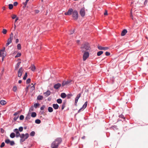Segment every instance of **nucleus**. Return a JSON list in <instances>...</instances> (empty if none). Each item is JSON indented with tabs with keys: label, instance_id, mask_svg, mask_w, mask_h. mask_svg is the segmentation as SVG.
Segmentation results:
<instances>
[{
	"label": "nucleus",
	"instance_id": "a211bd4d",
	"mask_svg": "<svg viewBox=\"0 0 148 148\" xmlns=\"http://www.w3.org/2000/svg\"><path fill=\"white\" fill-rule=\"evenodd\" d=\"M61 86V85L60 83H58L57 84H55L54 86V88L56 89H58Z\"/></svg>",
	"mask_w": 148,
	"mask_h": 148
},
{
	"label": "nucleus",
	"instance_id": "8fccbe9b",
	"mask_svg": "<svg viewBox=\"0 0 148 148\" xmlns=\"http://www.w3.org/2000/svg\"><path fill=\"white\" fill-rule=\"evenodd\" d=\"M5 145V143H4V142H3L2 143L1 146H0V147H3Z\"/></svg>",
	"mask_w": 148,
	"mask_h": 148
},
{
	"label": "nucleus",
	"instance_id": "412c9836",
	"mask_svg": "<svg viewBox=\"0 0 148 148\" xmlns=\"http://www.w3.org/2000/svg\"><path fill=\"white\" fill-rule=\"evenodd\" d=\"M11 17L13 19H14L18 17L15 14H12L11 15Z\"/></svg>",
	"mask_w": 148,
	"mask_h": 148
},
{
	"label": "nucleus",
	"instance_id": "c756f323",
	"mask_svg": "<svg viewBox=\"0 0 148 148\" xmlns=\"http://www.w3.org/2000/svg\"><path fill=\"white\" fill-rule=\"evenodd\" d=\"M57 102L59 104H61L62 103V99H59L57 100Z\"/></svg>",
	"mask_w": 148,
	"mask_h": 148
},
{
	"label": "nucleus",
	"instance_id": "680f3d73",
	"mask_svg": "<svg viewBox=\"0 0 148 148\" xmlns=\"http://www.w3.org/2000/svg\"><path fill=\"white\" fill-rule=\"evenodd\" d=\"M28 87H27L26 88V91L27 92L28 91Z\"/></svg>",
	"mask_w": 148,
	"mask_h": 148
},
{
	"label": "nucleus",
	"instance_id": "864d4df0",
	"mask_svg": "<svg viewBox=\"0 0 148 148\" xmlns=\"http://www.w3.org/2000/svg\"><path fill=\"white\" fill-rule=\"evenodd\" d=\"M18 118V116H16L14 118V121H16Z\"/></svg>",
	"mask_w": 148,
	"mask_h": 148
},
{
	"label": "nucleus",
	"instance_id": "13d9d810",
	"mask_svg": "<svg viewBox=\"0 0 148 148\" xmlns=\"http://www.w3.org/2000/svg\"><path fill=\"white\" fill-rule=\"evenodd\" d=\"M19 42V40L18 39H16V43H17L18 42Z\"/></svg>",
	"mask_w": 148,
	"mask_h": 148
},
{
	"label": "nucleus",
	"instance_id": "f704fd0d",
	"mask_svg": "<svg viewBox=\"0 0 148 148\" xmlns=\"http://www.w3.org/2000/svg\"><path fill=\"white\" fill-rule=\"evenodd\" d=\"M7 32L6 29H4L2 30V32L3 34H5L7 33Z\"/></svg>",
	"mask_w": 148,
	"mask_h": 148
},
{
	"label": "nucleus",
	"instance_id": "c03bdc74",
	"mask_svg": "<svg viewBox=\"0 0 148 148\" xmlns=\"http://www.w3.org/2000/svg\"><path fill=\"white\" fill-rule=\"evenodd\" d=\"M104 15L105 16H106L108 15V11L106 10H105Z\"/></svg>",
	"mask_w": 148,
	"mask_h": 148
},
{
	"label": "nucleus",
	"instance_id": "2eb2a0df",
	"mask_svg": "<svg viewBox=\"0 0 148 148\" xmlns=\"http://www.w3.org/2000/svg\"><path fill=\"white\" fill-rule=\"evenodd\" d=\"M80 97V94H79L78 95H77V96L76 97L75 99V105H76L77 103V102L78 101L79 98Z\"/></svg>",
	"mask_w": 148,
	"mask_h": 148
},
{
	"label": "nucleus",
	"instance_id": "5701e85b",
	"mask_svg": "<svg viewBox=\"0 0 148 148\" xmlns=\"http://www.w3.org/2000/svg\"><path fill=\"white\" fill-rule=\"evenodd\" d=\"M7 103L6 101L4 100H1L0 101V104L2 105H5Z\"/></svg>",
	"mask_w": 148,
	"mask_h": 148
},
{
	"label": "nucleus",
	"instance_id": "bf43d9fd",
	"mask_svg": "<svg viewBox=\"0 0 148 148\" xmlns=\"http://www.w3.org/2000/svg\"><path fill=\"white\" fill-rule=\"evenodd\" d=\"M16 27V24L14 23V30H15Z\"/></svg>",
	"mask_w": 148,
	"mask_h": 148
},
{
	"label": "nucleus",
	"instance_id": "09e8293b",
	"mask_svg": "<svg viewBox=\"0 0 148 148\" xmlns=\"http://www.w3.org/2000/svg\"><path fill=\"white\" fill-rule=\"evenodd\" d=\"M31 80L30 79H28L26 81L27 84H28L30 82Z\"/></svg>",
	"mask_w": 148,
	"mask_h": 148
},
{
	"label": "nucleus",
	"instance_id": "ea45409f",
	"mask_svg": "<svg viewBox=\"0 0 148 148\" xmlns=\"http://www.w3.org/2000/svg\"><path fill=\"white\" fill-rule=\"evenodd\" d=\"M35 134V133L34 132L32 131L31 132L30 134V135L31 136H34Z\"/></svg>",
	"mask_w": 148,
	"mask_h": 148
},
{
	"label": "nucleus",
	"instance_id": "aec40b11",
	"mask_svg": "<svg viewBox=\"0 0 148 148\" xmlns=\"http://www.w3.org/2000/svg\"><path fill=\"white\" fill-rule=\"evenodd\" d=\"M53 107L55 109H58L59 108V106L57 104H53Z\"/></svg>",
	"mask_w": 148,
	"mask_h": 148
},
{
	"label": "nucleus",
	"instance_id": "f3484780",
	"mask_svg": "<svg viewBox=\"0 0 148 148\" xmlns=\"http://www.w3.org/2000/svg\"><path fill=\"white\" fill-rule=\"evenodd\" d=\"M127 31L126 29H123L122 32L121 34V35L122 36H125V34L127 33Z\"/></svg>",
	"mask_w": 148,
	"mask_h": 148
},
{
	"label": "nucleus",
	"instance_id": "58836bf2",
	"mask_svg": "<svg viewBox=\"0 0 148 148\" xmlns=\"http://www.w3.org/2000/svg\"><path fill=\"white\" fill-rule=\"evenodd\" d=\"M17 49L18 50H20L21 49V46L20 44H18L17 45Z\"/></svg>",
	"mask_w": 148,
	"mask_h": 148
},
{
	"label": "nucleus",
	"instance_id": "4be33fe9",
	"mask_svg": "<svg viewBox=\"0 0 148 148\" xmlns=\"http://www.w3.org/2000/svg\"><path fill=\"white\" fill-rule=\"evenodd\" d=\"M70 83V82L69 81H64L63 82L62 84V86H64L65 85H66L68 84L69 83Z\"/></svg>",
	"mask_w": 148,
	"mask_h": 148
},
{
	"label": "nucleus",
	"instance_id": "cd10ccee",
	"mask_svg": "<svg viewBox=\"0 0 148 148\" xmlns=\"http://www.w3.org/2000/svg\"><path fill=\"white\" fill-rule=\"evenodd\" d=\"M43 98V97L41 95H39L37 97V99L38 100H41Z\"/></svg>",
	"mask_w": 148,
	"mask_h": 148
},
{
	"label": "nucleus",
	"instance_id": "774afa93",
	"mask_svg": "<svg viewBox=\"0 0 148 148\" xmlns=\"http://www.w3.org/2000/svg\"><path fill=\"white\" fill-rule=\"evenodd\" d=\"M17 53V51H15L14 52V53H13V54H14V53Z\"/></svg>",
	"mask_w": 148,
	"mask_h": 148
},
{
	"label": "nucleus",
	"instance_id": "6ab92c4d",
	"mask_svg": "<svg viewBox=\"0 0 148 148\" xmlns=\"http://www.w3.org/2000/svg\"><path fill=\"white\" fill-rule=\"evenodd\" d=\"M29 1V0H26L25 2H23L22 3V4L23 5V8H25L27 3Z\"/></svg>",
	"mask_w": 148,
	"mask_h": 148
},
{
	"label": "nucleus",
	"instance_id": "39448f33",
	"mask_svg": "<svg viewBox=\"0 0 148 148\" xmlns=\"http://www.w3.org/2000/svg\"><path fill=\"white\" fill-rule=\"evenodd\" d=\"M72 17L73 19L75 20H77L78 17V12L76 10L73 11L72 13Z\"/></svg>",
	"mask_w": 148,
	"mask_h": 148
},
{
	"label": "nucleus",
	"instance_id": "473e14b6",
	"mask_svg": "<svg viewBox=\"0 0 148 148\" xmlns=\"http://www.w3.org/2000/svg\"><path fill=\"white\" fill-rule=\"evenodd\" d=\"M15 136V134L14 133H11L10 135V137L12 138H14Z\"/></svg>",
	"mask_w": 148,
	"mask_h": 148
},
{
	"label": "nucleus",
	"instance_id": "e2e57ef3",
	"mask_svg": "<svg viewBox=\"0 0 148 148\" xmlns=\"http://www.w3.org/2000/svg\"><path fill=\"white\" fill-rule=\"evenodd\" d=\"M18 114V113H17V112L15 113H14V116L17 115Z\"/></svg>",
	"mask_w": 148,
	"mask_h": 148
},
{
	"label": "nucleus",
	"instance_id": "9b49d317",
	"mask_svg": "<svg viewBox=\"0 0 148 148\" xmlns=\"http://www.w3.org/2000/svg\"><path fill=\"white\" fill-rule=\"evenodd\" d=\"M87 105V102L86 101L85 102L84 104L83 105L82 108H81L78 111V112H79L80 111L83 110L85 108Z\"/></svg>",
	"mask_w": 148,
	"mask_h": 148
},
{
	"label": "nucleus",
	"instance_id": "052dcab7",
	"mask_svg": "<svg viewBox=\"0 0 148 148\" xmlns=\"http://www.w3.org/2000/svg\"><path fill=\"white\" fill-rule=\"evenodd\" d=\"M18 82V83H19V84H21V82H22V81H21V80H19Z\"/></svg>",
	"mask_w": 148,
	"mask_h": 148
},
{
	"label": "nucleus",
	"instance_id": "4d7b16f0",
	"mask_svg": "<svg viewBox=\"0 0 148 148\" xmlns=\"http://www.w3.org/2000/svg\"><path fill=\"white\" fill-rule=\"evenodd\" d=\"M64 108V105H62V109L63 110Z\"/></svg>",
	"mask_w": 148,
	"mask_h": 148
},
{
	"label": "nucleus",
	"instance_id": "79ce46f5",
	"mask_svg": "<svg viewBox=\"0 0 148 148\" xmlns=\"http://www.w3.org/2000/svg\"><path fill=\"white\" fill-rule=\"evenodd\" d=\"M39 106V104L38 103H36L34 104V106L36 108L38 106Z\"/></svg>",
	"mask_w": 148,
	"mask_h": 148
},
{
	"label": "nucleus",
	"instance_id": "de8ad7c7",
	"mask_svg": "<svg viewBox=\"0 0 148 148\" xmlns=\"http://www.w3.org/2000/svg\"><path fill=\"white\" fill-rule=\"evenodd\" d=\"M105 55L106 56H108L110 55V53L108 52H106L105 53Z\"/></svg>",
	"mask_w": 148,
	"mask_h": 148
},
{
	"label": "nucleus",
	"instance_id": "5fc2aeb1",
	"mask_svg": "<svg viewBox=\"0 0 148 148\" xmlns=\"http://www.w3.org/2000/svg\"><path fill=\"white\" fill-rule=\"evenodd\" d=\"M4 130L3 129H2V128L1 129V132L2 133H4Z\"/></svg>",
	"mask_w": 148,
	"mask_h": 148
},
{
	"label": "nucleus",
	"instance_id": "393cba45",
	"mask_svg": "<svg viewBox=\"0 0 148 148\" xmlns=\"http://www.w3.org/2000/svg\"><path fill=\"white\" fill-rule=\"evenodd\" d=\"M21 63V62H18V63L16 64L15 66V69H17L19 67V65Z\"/></svg>",
	"mask_w": 148,
	"mask_h": 148
},
{
	"label": "nucleus",
	"instance_id": "f03ea898",
	"mask_svg": "<svg viewBox=\"0 0 148 148\" xmlns=\"http://www.w3.org/2000/svg\"><path fill=\"white\" fill-rule=\"evenodd\" d=\"M81 48L82 52L84 51L85 50H90V49L89 45L88 43H84L82 44L81 46Z\"/></svg>",
	"mask_w": 148,
	"mask_h": 148
},
{
	"label": "nucleus",
	"instance_id": "f8f14e48",
	"mask_svg": "<svg viewBox=\"0 0 148 148\" xmlns=\"http://www.w3.org/2000/svg\"><path fill=\"white\" fill-rule=\"evenodd\" d=\"M12 39H13L10 38H8V39L7 43L5 45V46L6 47L8 46L10 44L12 43Z\"/></svg>",
	"mask_w": 148,
	"mask_h": 148
},
{
	"label": "nucleus",
	"instance_id": "338daca9",
	"mask_svg": "<svg viewBox=\"0 0 148 148\" xmlns=\"http://www.w3.org/2000/svg\"><path fill=\"white\" fill-rule=\"evenodd\" d=\"M131 17L132 18V17H133V16H132V12H131Z\"/></svg>",
	"mask_w": 148,
	"mask_h": 148
},
{
	"label": "nucleus",
	"instance_id": "dca6fc26",
	"mask_svg": "<svg viewBox=\"0 0 148 148\" xmlns=\"http://www.w3.org/2000/svg\"><path fill=\"white\" fill-rule=\"evenodd\" d=\"M51 94V92L50 90H47L46 92L43 93V94L45 96L47 97L49 95Z\"/></svg>",
	"mask_w": 148,
	"mask_h": 148
},
{
	"label": "nucleus",
	"instance_id": "bb28decb",
	"mask_svg": "<svg viewBox=\"0 0 148 148\" xmlns=\"http://www.w3.org/2000/svg\"><path fill=\"white\" fill-rule=\"evenodd\" d=\"M66 96V94L64 93H62L61 94V97L62 98H65Z\"/></svg>",
	"mask_w": 148,
	"mask_h": 148
},
{
	"label": "nucleus",
	"instance_id": "ddd939ff",
	"mask_svg": "<svg viewBox=\"0 0 148 148\" xmlns=\"http://www.w3.org/2000/svg\"><path fill=\"white\" fill-rule=\"evenodd\" d=\"M23 70L22 68H21L19 69L18 72V77H21L22 75V73L23 72Z\"/></svg>",
	"mask_w": 148,
	"mask_h": 148
},
{
	"label": "nucleus",
	"instance_id": "423d86ee",
	"mask_svg": "<svg viewBox=\"0 0 148 148\" xmlns=\"http://www.w3.org/2000/svg\"><path fill=\"white\" fill-rule=\"evenodd\" d=\"M89 54L88 52H85L83 55V58L84 61H85L89 56Z\"/></svg>",
	"mask_w": 148,
	"mask_h": 148
},
{
	"label": "nucleus",
	"instance_id": "9d476101",
	"mask_svg": "<svg viewBox=\"0 0 148 148\" xmlns=\"http://www.w3.org/2000/svg\"><path fill=\"white\" fill-rule=\"evenodd\" d=\"M98 48L99 50H106L109 49L108 47H103L100 46H98Z\"/></svg>",
	"mask_w": 148,
	"mask_h": 148
},
{
	"label": "nucleus",
	"instance_id": "4468645a",
	"mask_svg": "<svg viewBox=\"0 0 148 148\" xmlns=\"http://www.w3.org/2000/svg\"><path fill=\"white\" fill-rule=\"evenodd\" d=\"M14 132L16 133V136L18 137L20 136V134L19 130L17 129H15L14 130Z\"/></svg>",
	"mask_w": 148,
	"mask_h": 148
},
{
	"label": "nucleus",
	"instance_id": "49530a36",
	"mask_svg": "<svg viewBox=\"0 0 148 148\" xmlns=\"http://www.w3.org/2000/svg\"><path fill=\"white\" fill-rule=\"evenodd\" d=\"M10 38L11 39H13V34L12 33L10 36V38Z\"/></svg>",
	"mask_w": 148,
	"mask_h": 148
},
{
	"label": "nucleus",
	"instance_id": "4c0bfd02",
	"mask_svg": "<svg viewBox=\"0 0 148 148\" xmlns=\"http://www.w3.org/2000/svg\"><path fill=\"white\" fill-rule=\"evenodd\" d=\"M35 84H34V85L31 87V88H30V90L31 91H33V90H34L35 89V86H34Z\"/></svg>",
	"mask_w": 148,
	"mask_h": 148
},
{
	"label": "nucleus",
	"instance_id": "20e7f679",
	"mask_svg": "<svg viewBox=\"0 0 148 148\" xmlns=\"http://www.w3.org/2000/svg\"><path fill=\"white\" fill-rule=\"evenodd\" d=\"M5 49V47H3L2 49L0 50V57H2L3 58H4L6 56Z\"/></svg>",
	"mask_w": 148,
	"mask_h": 148
},
{
	"label": "nucleus",
	"instance_id": "7c9ffc66",
	"mask_svg": "<svg viewBox=\"0 0 148 148\" xmlns=\"http://www.w3.org/2000/svg\"><path fill=\"white\" fill-rule=\"evenodd\" d=\"M9 8L10 10L12 9L13 8V5L12 4H9L8 5Z\"/></svg>",
	"mask_w": 148,
	"mask_h": 148
},
{
	"label": "nucleus",
	"instance_id": "c85d7f7f",
	"mask_svg": "<svg viewBox=\"0 0 148 148\" xmlns=\"http://www.w3.org/2000/svg\"><path fill=\"white\" fill-rule=\"evenodd\" d=\"M17 90V87L16 86H14L13 87L12 90L14 92H16Z\"/></svg>",
	"mask_w": 148,
	"mask_h": 148
},
{
	"label": "nucleus",
	"instance_id": "c9c22d12",
	"mask_svg": "<svg viewBox=\"0 0 148 148\" xmlns=\"http://www.w3.org/2000/svg\"><path fill=\"white\" fill-rule=\"evenodd\" d=\"M35 122L37 124H40L41 123V121L39 119H37L35 120Z\"/></svg>",
	"mask_w": 148,
	"mask_h": 148
},
{
	"label": "nucleus",
	"instance_id": "6e6d98bb",
	"mask_svg": "<svg viewBox=\"0 0 148 148\" xmlns=\"http://www.w3.org/2000/svg\"><path fill=\"white\" fill-rule=\"evenodd\" d=\"M45 108V106H42L41 108H40V110H44V109Z\"/></svg>",
	"mask_w": 148,
	"mask_h": 148
},
{
	"label": "nucleus",
	"instance_id": "603ef678",
	"mask_svg": "<svg viewBox=\"0 0 148 148\" xmlns=\"http://www.w3.org/2000/svg\"><path fill=\"white\" fill-rule=\"evenodd\" d=\"M19 19V18L18 17H17V18H16L15 19V20L14 21V23H16L17 22V21Z\"/></svg>",
	"mask_w": 148,
	"mask_h": 148
},
{
	"label": "nucleus",
	"instance_id": "7ed1b4c3",
	"mask_svg": "<svg viewBox=\"0 0 148 148\" xmlns=\"http://www.w3.org/2000/svg\"><path fill=\"white\" fill-rule=\"evenodd\" d=\"M29 135L27 133L26 134H22L20 136V137L21 138V141L22 142H23L29 137Z\"/></svg>",
	"mask_w": 148,
	"mask_h": 148
},
{
	"label": "nucleus",
	"instance_id": "37998d69",
	"mask_svg": "<svg viewBox=\"0 0 148 148\" xmlns=\"http://www.w3.org/2000/svg\"><path fill=\"white\" fill-rule=\"evenodd\" d=\"M19 118L20 120H23L24 118V116L23 115H21L20 116Z\"/></svg>",
	"mask_w": 148,
	"mask_h": 148
},
{
	"label": "nucleus",
	"instance_id": "f257e3e1",
	"mask_svg": "<svg viewBox=\"0 0 148 148\" xmlns=\"http://www.w3.org/2000/svg\"><path fill=\"white\" fill-rule=\"evenodd\" d=\"M62 139L60 138H57L51 144V148H58L59 145L61 143Z\"/></svg>",
	"mask_w": 148,
	"mask_h": 148
},
{
	"label": "nucleus",
	"instance_id": "e433bc0d",
	"mask_svg": "<svg viewBox=\"0 0 148 148\" xmlns=\"http://www.w3.org/2000/svg\"><path fill=\"white\" fill-rule=\"evenodd\" d=\"M103 51H99L97 53V55L98 56H100L101 55V54H103Z\"/></svg>",
	"mask_w": 148,
	"mask_h": 148
},
{
	"label": "nucleus",
	"instance_id": "b1692460",
	"mask_svg": "<svg viewBox=\"0 0 148 148\" xmlns=\"http://www.w3.org/2000/svg\"><path fill=\"white\" fill-rule=\"evenodd\" d=\"M30 68L31 70L32 71H34L36 69L35 66L34 65H32Z\"/></svg>",
	"mask_w": 148,
	"mask_h": 148
},
{
	"label": "nucleus",
	"instance_id": "6e6552de",
	"mask_svg": "<svg viewBox=\"0 0 148 148\" xmlns=\"http://www.w3.org/2000/svg\"><path fill=\"white\" fill-rule=\"evenodd\" d=\"M73 10L72 8H70L69 9L67 12H65L64 14L66 15H70L73 13Z\"/></svg>",
	"mask_w": 148,
	"mask_h": 148
},
{
	"label": "nucleus",
	"instance_id": "69168bd1",
	"mask_svg": "<svg viewBox=\"0 0 148 148\" xmlns=\"http://www.w3.org/2000/svg\"><path fill=\"white\" fill-rule=\"evenodd\" d=\"M35 11L36 13H38L39 12V11L38 10H36Z\"/></svg>",
	"mask_w": 148,
	"mask_h": 148
},
{
	"label": "nucleus",
	"instance_id": "a19ab883",
	"mask_svg": "<svg viewBox=\"0 0 148 148\" xmlns=\"http://www.w3.org/2000/svg\"><path fill=\"white\" fill-rule=\"evenodd\" d=\"M27 73H25V75L23 77V79L24 80H25L26 79V78L27 77Z\"/></svg>",
	"mask_w": 148,
	"mask_h": 148
},
{
	"label": "nucleus",
	"instance_id": "2f4dec72",
	"mask_svg": "<svg viewBox=\"0 0 148 148\" xmlns=\"http://www.w3.org/2000/svg\"><path fill=\"white\" fill-rule=\"evenodd\" d=\"M21 55V53L18 52L17 53L16 55L15 56V58H17L20 57Z\"/></svg>",
	"mask_w": 148,
	"mask_h": 148
},
{
	"label": "nucleus",
	"instance_id": "3c124183",
	"mask_svg": "<svg viewBox=\"0 0 148 148\" xmlns=\"http://www.w3.org/2000/svg\"><path fill=\"white\" fill-rule=\"evenodd\" d=\"M18 4V3L17 2H15L14 3V6H16Z\"/></svg>",
	"mask_w": 148,
	"mask_h": 148
},
{
	"label": "nucleus",
	"instance_id": "72a5a7b5",
	"mask_svg": "<svg viewBox=\"0 0 148 148\" xmlns=\"http://www.w3.org/2000/svg\"><path fill=\"white\" fill-rule=\"evenodd\" d=\"M48 111L49 112H53V109L51 107H49L48 108Z\"/></svg>",
	"mask_w": 148,
	"mask_h": 148
},
{
	"label": "nucleus",
	"instance_id": "0e129e2a",
	"mask_svg": "<svg viewBox=\"0 0 148 148\" xmlns=\"http://www.w3.org/2000/svg\"><path fill=\"white\" fill-rule=\"evenodd\" d=\"M2 9H3V10H5V7H3V8H2Z\"/></svg>",
	"mask_w": 148,
	"mask_h": 148
},
{
	"label": "nucleus",
	"instance_id": "a878e982",
	"mask_svg": "<svg viewBox=\"0 0 148 148\" xmlns=\"http://www.w3.org/2000/svg\"><path fill=\"white\" fill-rule=\"evenodd\" d=\"M36 116V114L35 112H33L32 113L31 116L32 117H35Z\"/></svg>",
	"mask_w": 148,
	"mask_h": 148
},
{
	"label": "nucleus",
	"instance_id": "1a4fd4ad",
	"mask_svg": "<svg viewBox=\"0 0 148 148\" xmlns=\"http://www.w3.org/2000/svg\"><path fill=\"white\" fill-rule=\"evenodd\" d=\"M5 143L7 144H10L11 145H13L14 144V141H10L9 139H7L5 140Z\"/></svg>",
	"mask_w": 148,
	"mask_h": 148
},
{
	"label": "nucleus",
	"instance_id": "a18cd8bd",
	"mask_svg": "<svg viewBox=\"0 0 148 148\" xmlns=\"http://www.w3.org/2000/svg\"><path fill=\"white\" fill-rule=\"evenodd\" d=\"M18 130L20 132H22L23 130V127H19Z\"/></svg>",
	"mask_w": 148,
	"mask_h": 148
},
{
	"label": "nucleus",
	"instance_id": "0eeeda50",
	"mask_svg": "<svg viewBox=\"0 0 148 148\" xmlns=\"http://www.w3.org/2000/svg\"><path fill=\"white\" fill-rule=\"evenodd\" d=\"M79 13L82 16L84 17L85 16V12L84 8H82L80 10Z\"/></svg>",
	"mask_w": 148,
	"mask_h": 148
}]
</instances>
